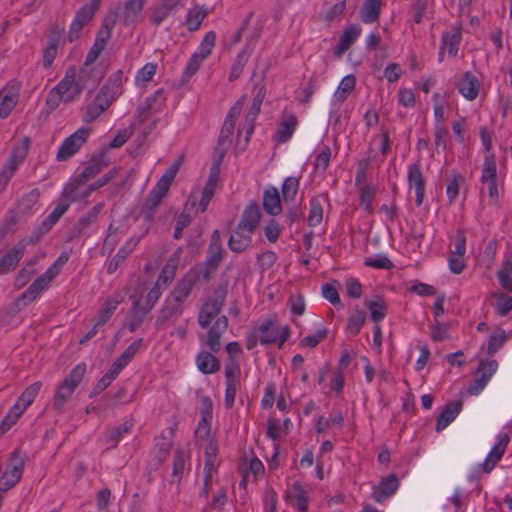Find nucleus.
<instances>
[{
    "instance_id": "f257e3e1",
    "label": "nucleus",
    "mask_w": 512,
    "mask_h": 512,
    "mask_svg": "<svg viewBox=\"0 0 512 512\" xmlns=\"http://www.w3.org/2000/svg\"><path fill=\"white\" fill-rule=\"evenodd\" d=\"M228 328V318L222 315L216 319L207 333V346L211 352L201 351L196 356V365L203 374L217 373L221 368L220 361L212 354L221 349L220 338Z\"/></svg>"
},
{
    "instance_id": "f03ea898",
    "label": "nucleus",
    "mask_w": 512,
    "mask_h": 512,
    "mask_svg": "<svg viewBox=\"0 0 512 512\" xmlns=\"http://www.w3.org/2000/svg\"><path fill=\"white\" fill-rule=\"evenodd\" d=\"M86 373V364L84 362L77 364L69 375L57 386L53 397V409L59 413L64 411L65 404L72 397L75 389L81 383Z\"/></svg>"
},
{
    "instance_id": "7ed1b4c3",
    "label": "nucleus",
    "mask_w": 512,
    "mask_h": 512,
    "mask_svg": "<svg viewBox=\"0 0 512 512\" xmlns=\"http://www.w3.org/2000/svg\"><path fill=\"white\" fill-rule=\"evenodd\" d=\"M227 294L228 284L222 283L214 289L213 296L202 303L197 316L201 328H208L212 320L219 315L225 304Z\"/></svg>"
},
{
    "instance_id": "20e7f679",
    "label": "nucleus",
    "mask_w": 512,
    "mask_h": 512,
    "mask_svg": "<svg viewBox=\"0 0 512 512\" xmlns=\"http://www.w3.org/2000/svg\"><path fill=\"white\" fill-rule=\"evenodd\" d=\"M245 100L246 96H241L240 99L231 107L228 114L226 115V118L220 131L216 148V152L220 155V160L223 159L224 155L226 154L228 148L232 143V136L234 134L235 123L237 117L242 112Z\"/></svg>"
},
{
    "instance_id": "39448f33",
    "label": "nucleus",
    "mask_w": 512,
    "mask_h": 512,
    "mask_svg": "<svg viewBox=\"0 0 512 512\" xmlns=\"http://www.w3.org/2000/svg\"><path fill=\"white\" fill-rule=\"evenodd\" d=\"M256 331L259 333L262 345L273 344L278 340V345L281 347L290 337V328L288 326L279 327L275 316L261 323Z\"/></svg>"
},
{
    "instance_id": "423d86ee",
    "label": "nucleus",
    "mask_w": 512,
    "mask_h": 512,
    "mask_svg": "<svg viewBox=\"0 0 512 512\" xmlns=\"http://www.w3.org/2000/svg\"><path fill=\"white\" fill-rule=\"evenodd\" d=\"M200 278V271L191 268L187 271L182 278H180L176 285L173 287L171 293L167 296L173 302H176L181 307L188 297L191 295L192 290Z\"/></svg>"
},
{
    "instance_id": "0eeeda50",
    "label": "nucleus",
    "mask_w": 512,
    "mask_h": 512,
    "mask_svg": "<svg viewBox=\"0 0 512 512\" xmlns=\"http://www.w3.org/2000/svg\"><path fill=\"white\" fill-rule=\"evenodd\" d=\"M223 259V246L221 243V235L218 230H214L211 235L210 244L208 247V256L205 260V268L200 272V276L208 281Z\"/></svg>"
},
{
    "instance_id": "6e6552de",
    "label": "nucleus",
    "mask_w": 512,
    "mask_h": 512,
    "mask_svg": "<svg viewBox=\"0 0 512 512\" xmlns=\"http://www.w3.org/2000/svg\"><path fill=\"white\" fill-rule=\"evenodd\" d=\"M240 366L234 357L228 358L225 364V379H226V390H225V407L230 409L233 407L237 390L240 386Z\"/></svg>"
},
{
    "instance_id": "1a4fd4ad",
    "label": "nucleus",
    "mask_w": 512,
    "mask_h": 512,
    "mask_svg": "<svg viewBox=\"0 0 512 512\" xmlns=\"http://www.w3.org/2000/svg\"><path fill=\"white\" fill-rule=\"evenodd\" d=\"M101 0H92L90 3L83 5L75 15L73 22L71 23L69 32H68V40L69 42H73L79 39L83 27L91 21L95 12L100 7Z\"/></svg>"
},
{
    "instance_id": "9d476101",
    "label": "nucleus",
    "mask_w": 512,
    "mask_h": 512,
    "mask_svg": "<svg viewBox=\"0 0 512 512\" xmlns=\"http://www.w3.org/2000/svg\"><path fill=\"white\" fill-rule=\"evenodd\" d=\"M90 131V128H80L67 137L59 147L56 159L62 162L72 157L86 142Z\"/></svg>"
},
{
    "instance_id": "9b49d317",
    "label": "nucleus",
    "mask_w": 512,
    "mask_h": 512,
    "mask_svg": "<svg viewBox=\"0 0 512 512\" xmlns=\"http://www.w3.org/2000/svg\"><path fill=\"white\" fill-rule=\"evenodd\" d=\"M178 170L179 163L171 165L149 192L146 199L159 205L163 197L167 194Z\"/></svg>"
},
{
    "instance_id": "f8f14e48",
    "label": "nucleus",
    "mask_w": 512,
    "mask_h": 512,
    "mask_svg": "<svg viewBox=\"0 0 512 512\" xmlns=\"http://www.w3.org/2000/svg\"><path fill=\"white\" fill-rule=\"evenodd\" d=\"M481 182L482 184L488 185L489 197L494 203H496L499 198L497 187V168L495 156L492 154L487 155L485 157L481 175Z\"/></svg>"
},
{
    "instance_id": "ddd939ff",
    "label": "nucleus",
    "mask_w": 512,
    "mask_h": 512,
    "mask_svg": "<svg viewBox=\"0 0 512 512\" xmlns=\"http://www.w3.org/2000/svg\"><path fill=\"white\" fill-rule=\"evenodd\" d=\"M55 87L64 95L65 103L74 101L82 93L76 79V68L68 67L64 78Z\"/></svg>"
},
{
    "instance_id": "4468645a",
    "label": "nucleus",
    "mask_w": 512,
    "mask_h": 512,
    "mask_svg": "<svg viewBox=\"0 0 512 512\" xmlns=\"http://www.w3.org/2000/svg\"><path fill=\"white\" fill-rule=\"evenodd\" d=\"M28 143V138H25L23 146H17L12 149L9 158L0 170V178L8 182L10 181L15 171L17 170L19 164L24 160V158L27 155Z\"/></svg>"
},
{
    "instance_id": "2eb2a0df",
    "label": "nucleus",
    "mask_w": 512,
    "mask_h": 512,
    "mask_svg": "<svg viewBox=\"0 0 512 512\" xmlns=\"http://www.w3.org/2000/svg\"><path fill=\"white\" fill-rule=\"evenodd\" d=\"M407 179L409 187L415 190V204L419 207L425 198V179L419 162L409 165Z\"/></svg>"
},
{
    "instance_id": "dca6fc26",
    "label": "nucleus",
    "mask_w": 512,
    "mask_h": 512,
    "mask_svg": "<svg viewBox=\"0 0 512 512\" xmlns=\"http://www.w3.org/2000/svg\"><path fill=\"white\" fill-rule=\"evenodd\" d=\"M132 307L126 316V326L130 332L136 331L144 322L151 309L141 304V299L131 296Z\"/></svg>"
},
{
    "instance_id": "f3484780",
    "label": "nucleus",
    "mask_w": 512,
    "mask_h": 512,
    "mask_svg": "<svg viewBox=\"0 0 512 512\" xmlns=\"http://www.w3.org/2000/svg\"><path fill=\"white\" fill-rule=\"evenodd\" d=\"M399 487V479L395 474L383 477L377 486H374L372 497L377 503H382L390 498Z\"/></svg>"
},
{
    "instance_id": "a211bd4d",
    "label": "nucleus",
    "mask_w": 512,
    "mask_h": 512,
    "mask_svg": "<svg viewBox=\"0 0 512 512\" xmlns=\"http://www.w3.org/2000/svg\"><path fill=\"white\" fill-rule=\"evenodd\" d=\"M182 1L183 0H161L151 9V23L155 26H159L165 19L178 10L182 5Z\"/></svg>"
},
{
    "instance_id": "6ab92c4d",
    "label": "nucleus",
    "mask_w": 512,
    "mask_h": 512,
    "mask_svg": "<svg viewBox=\"0 0 512 512\" xmlns=\"http://www.w3.org/2000/svg\"><path fill=\"white\" fill-rule=\"evenodd\" d=\"M19 86L7 85L0 91V118L6 119L17 105Z\"/></svg>"
},
{
    "instance_id": "aec40b11",
    "label": "nucleus",
    "mask_w": 512,
    "mask_h": 512,
    "mask_svg": "<svg viewBox=\"0 0 512 512\" xmlns=\"http://www.w3.org/2000/svg\"><path fill=\"white\" fill-rule=\"evenodd\" d=\"M106 151L102 150L99 155L94 156L83 168V170L76 176L78 182H88L95 178L105 167L109 165V162L105 159Z\"/></svg>"
},
{
    "instance_id": "412c9836",
    "label": "nucleus",
    "mask_w": 512,
    "mask_h": 512,
    "mask_svg": "<svg viewBox=\"0 0 512 512\" xmlns=\"http://www.w3.org/2000/svg\"><path fill=\"white\" fill-rule=\"evenodd\" d=\"M509 441L510 438L507 434L499 435L498 442L492 447L485 461L481 465L483 472L490 473L495 468L497 463L503 457Z\"/></svg>"
},
{
    "instance_id": "4be33fe9",
    "label": "nucleus",
    "mask_w": 512,
    "mask_h": 512,
    "mask_svg": "<svg viewBox=\"0 0 512 512\" xmlns=\"http://www.w3.org/2000/svg\"><path fill=\"white\" fill-rule=\"evenodd\" d=\"M114 102V100L107 98L101 92L95 96L94 100L87 106L83 115V121L91 123L104 113Z\"/></svg>"
},
{
    "instance_id": "5701e85b",
    "label": "nucleus",
    "mask_w": 512,
    "mask_h": 512,
    "mask_svg": "<svg viewBox=\"0 0 512 512\" xmlns=\"http://www.w3.org/2000/svg\"><path fill=\"white\" fill-rule=\"evenodd\" d=\"M184 312V307H181L176 302H173L168 297L165 299L159 315L155 321L156 329L164 328L165 324L175 318L180 317Z\"/></svg>"
},
{
    "instance_id": "b1692460",
    "label": "nucleus",
    "mask_w": 512,
    "mask_h": 512,
    "mask_svg": "<svg viewBox=\"0 0 512 512\" xmlns=\"http://www.w3.org/2000/svg\"><path fill=\"white\" fill-rule=\"evenodd\" d=\"M461 39L462 36L460 28H454L452 31L444 33L442 35L439 49V60L443 61V54L446 49L448 50L450 57H455L458 53Z\"/></svg>"
},
{
    "instance_id": "393cba45",
    "label": "nucleus",
    "mask_w": 512,
    "mask_h": 512,
    "mask_svg": "<svg viewBox=\"0 0 512 512\" xmlns=\"http://www.w3.org/2000/svg\"><path fill=\"white\" fill-rule=\"evenodd\" d=\"M101 78L100 73L92 67V64H87V62L84 63L79 71L76 70V79L81 91L93 89Z\"/></svg>"
},
{
    "instance_id": "a878e982",
    "label": "nucleus",
    "mask_w": 512,
    "mask_h": 512,
    "mask_svg": "<svg viewBox=\"0 0 512 512\" xmlns=\"http://www.w3.org/2000/svg\"><path fill=\"white\" fill-rule=\"evenodd\" d=\"M361 27L358 24H352L346 27L334 49V55L341 57L357 40L361 34Z\"/></svg>"
},
{
    "instance_id": "bb28decb",
    "label": "nucleus",
    "mask_w": 512,
    "mask_h": 512,
    "mask_svg": "<svg viewBox=\"0 0 512 512\" xmlns=\"http://www.w3.org/2000/svg\"><path fill=\"white\" fill-rule=\"evenodd\" d=\"M252 234V232H246L244 228L237 225L228 240L229 249L234 253L244 252L251 244Z\"/></svg>"
},
{
    "instance_id": "cd10ccee",
    "label": "nucleus",
    "mask_w": 512,
    "mask_h": 512,
    "mask_svg": "<svg viewBox=\"0 0 512 512\" xmlns=\"http://www.w3.org/2000/svg\"><path fill=\"white\" fill-rule=\"evenodd\" d=\"M457 88L461 95L467 100L472 101L478 96L480 83L477 77L468 71L464 73L463 77L459 80Z\"/></svg>"
},
{
    "instance_id": "c85d7f7f",
    "label": "nucleus",
    "mask_w": 512,
    "mask_h": 512,
    "mask_svg": "<svg viewBox=\"0 0 512 512\" xmlns=\"http://www.w3.org/2000/svg\"><path fill=\"white\" fill-rule=\"evenodd\" d=\"M462 407L463 403L461 400L446 404L437 418L436 431L441 432L444 430L458 416Z\"/></svg>"
},
{
    "instance_id": "c756f323",
    "label": "nucleus",
    "mask_w": 512,
    "mask_h": 512,
    "mask_svg": "<svg viewBox=\"0 0 512 512\" xmlns=\"http://www.w3.org/2000/svg\"><path fill=\"white\" fill-rule=\"evenodd\" d=\"M41 387L42 383L40 381H36L29 385L18 397L12 408L22 415L23 412L33 403L39 394Z\"/></svg>"
},
{
    "instance_id": "7c9ffc66",
    "label": "nucleus",
    "mask_w": 512,
    "mask_h": 512,
    "mask_svg": "<svg viewBox=\"0 0 512 512\" xmlns=\"http://www.w3.org/2000/svg\"><path fill=\"white\" fill-rule=\"evenodd\" d=\"M260 216L261 213L259 205L255 202H252L244 209L241 221L239 222L238 226H240V228H244L246 232L254 233L260 221Z\"/></svg>"
},
{
    "instance_id": "2f4dec72",
    "label": "nucleus",
    "mask_w": 512,
    "mask_h": 512,
    "mask_svg": "<svg viewBox=\"0 0 512 512\" xmlns=\"http://www.w3.org/2000/svg\"><path fill=\"white\" fill-rule=\"evenodd\" d=\"M25 252V246L23 243L17 244L11 249L6 255L0 258V274H7L12 272L19 261L23 257Z\"/></svg>"
},
{
    "instance_id": "473e14b6",
    "label": "nucleus",
    "mask_w": 512,
    "mask_h": 512,
    "mask_svg": "<svg viewBox=\"0 0 512 512\" xmlns=\"http://www.w3.org/2000/svg\"><path fill=\"white\" fill-rule=\"evenodd\" d=\"M123 72L117 70L114 72L102 86L99 92L107 98L116 100L122 94Z\"/></svg>"
},
{
    "instance_id": "72a5a7b5",
    "label": "nucleus",
    "mask_w": 512,
    "mask_h": 512,
    "mask_svg": "<svg viewBox=\"0 0 512 512\" xmlns=\"http://www.w3.org/2000/svg\"><path fill=\"white\" fill-rule=\"evenodd\" d=\"M208 14L209 10L204 5H195L188 9L185 17V26L187 30L190 32L197 31Z\"/></svg>"
},
{
    "instance_id": "f704fd0d",
    "label": "nucleus",
    "mask_w": 512,
    "mask_h": 512,
    "mask_svg": "<svg viewBox=\"0 0 512 512\" xmlns=\"http://www.w3.org/2000/svg\"><path fill=\"white\" fill-rule=\"evenodd\" d=\"M104 204L98 203L92 207L86 214L82 215L73 227L75 235H83L87 229L97 220L99 213L103 209Z\"/></svg>"
},
{
    "instance_id": "c9c22d12",
    "label": "nucleus",
    "mask_w": 512,
    "mask_h": 512,
    "mask_svg": "<svg viewBox=\"0 0 512 512\" xmlns=\"http://www.w3.org/2000/svg\"><path fill=\"white\" fill-rule=\"evenodd\" d=\"M297 125L298 119L294 114L284 115L276 131V140L279 143H286L292 137Z\"/></svg>"
},
{
    "instance_id": "e433bc0d",
    "label": "nucleus",
    "mask_w": 512,
    "mask_h": 512,
    "mask_svg": "<svg viewBox=\"0 0 512 512\" xmlns=\"http://www.w3.org/2000/svg\"><path fill=\"white\" fill-rule=\"evenodd\" d=\"M263 208L270 215H278L281 212V199L277 188L270 186L263 193Z\"/></svg>"
},
{
    "instance_id": "4c0bfd02",
    "label": "nucleus",
    "mask_w": 512,
    "mask_h": 512,
    "mask_svg": "<svg viewBox=\"0 0 512 512\" xmlns=\"http://www.w3.org/2000/svg\"><path fill=\"white\" fill-rule=\"evenodd\" d=\"M23 468H24V459L20 455V451L15 450L11 453V456L9 459V464L3 474H5L6 477H8V475H10L11 483L17 484L22 476Z\"/></svg>"
},
{
    "instance_id": "58836bf2",
    "label": "nucleus",
    "mask_w": 512,
    "mask_h": 512,
    "mask_svg": "<svg viewBox=\"0 0 512 512\" xmlns=\"http://www.w3.org/2000/svg\"><path fill=\"white\" fill-rule=\"evenodd\" d=\"M382 0H365L360 11L361 20L370 24L376 22L381 12Z\"/></svg>"
},
{
    "instance_id": "ea45409f",
    "label": "nucleus",
    "mask_w": 512,
    "mask_h": 512,
    "mask_svg": "<svg viewBox=\"0 0 512 512\" xmlns=\"http://www.w3.org/2000/svg\"><path fill=\"white\" fill-rule=\"evenodd\" d=\"M146 0H127L124 5L123 24L130 26L135 23L142 11Z\"/></svg>"
},
{
    "instance_id": "a19ab883",
    "label": "nucleus",
    "mask_w": 512,
    "mask_h": 512,
    "mask_svg": "<svg viewBox=\"0 0 512 512\" xmlns=\"http://www.w3.org/2000/svg\"><path fill=\"white\" fill-rule=\"evenodd\" d=\"M366 321V312L365 310L356 307L352 310L348 316L346 331L353 336L359 334L361 328L363 327Z\"/></svg>"
},
{
    "instance_id": "79ce46f5",
    "label": "nucleus",
    "mask_w": 512,
    "mask_h": 512,
    "mask_svg": "<svg viewBox=\"0 0 512 512\" xmlns=\"http://www.w3.org/2000/svg\"><path fill=\"white\" fill-rule=\"evenodd\" d=\"M120 304V300L113 297H108L103 305L101 306L97 320H96V327H103L111 318L113 313L116 311Z\"/></svg>"
},
{
    "instance_id": "37998d69",
    "label": "nucleus",
    "mask_w": 512,
    "mask_h": 512,
    "mask_svg": "<svg viewBox=\"0 0 512 512\" xmlns=\"http://www.w3.org/2000/svg\"><path fill=\"white\" fill-rule=\"evenodd\" d=\"M132 427L133 422L130 420H126L121 425L109 430L106 434V441L107 443L110 444V447L115 448L122 439L123 435L128 433Z\"/></svg>"
},
{
    "instance_id": "c03bdc74",
    "label": "nucleus",
    "mask_w": 512,
    "mask_h": 512,
    "mask_svg": "<svg viewBox=\"0 0 512 512\" xmlns=\"http://www.w3.org/2000/svg\"><path fill=\"white\" fill-rule=\"evenodd\" d=\"M366 307L370 311L371 319L375 323L382 321L387 314V304L382 298L376 300H369L365 302Z\"/></svg>"
},
{
    "instance_id": "a18cd8bd",
    "label": "nucleus",
    "mask_w": 512,
    "mask_h": 512,
    "mask_svg": "<svg viewBox=\"0 0 512 512\" xmlns=\"http://www.w3.org/2000/svg\"><path fill=\"white\" fill-rule=\"evenodd\" d=\"M50 280L44 274L38 276L34 282L23 292V298H27L28 301H33L36 297L44 291L50 284Z\"/></svg>"
},
{
    "instance_id": "49530a36",
    "label": "nucleus",
    "mask_w": 512,
    "mask_h": 512,
    "mask_svg": "<svg viewBox=\"0 0 512 512\" xmlns=\"http://www.w3.org/2000/svg\"><path fill=\"white\" fill-rule=\"evenodd\" d=\"M251 52L245 48L243 49L236 57L235 62L231 67V71L229 73V81L233 82L238 79L243 71L244 66L248 62Z\"/></svg>"
},
{
    "instance_id": "de8ad7c7",
    "label": "nucleus",
    "mask_w": 512,
    "mask_h": 512,
    "mask_svg": "<svg viewBox=\"0 0 512 512\" xmlns=\"http://www.w3.org/2000/svg\"><path fill=\"white\" fill-rule=\"evenodd\" d=\"M355 85H356V78L354 75L350 74V75L345 76L341 80V82L337 88V91L335 92L334 96H335L336 100L339 102H343L344 100H346L348 95L354 90Z\"/></svg>"
},
{
    "instance_id": "09e8293b",
    "label": "nucleus",
    "mask_w": 512,
    "mask_h": 512,
    "mask_svg": "<svg viewBox=\"0 0 512 512\" xmlns=\"http://www.w3.org/2000/svg\"><path fill=\"white\" fill-rule=\"evenodd\" d=\"M202 404L205 407V410L202 412L203 417H202V420L198 424V428L196 430V434L199 437H201V438H207L209 436V434H210V427H209V424L207 422L206 415H210L211 414L212 401L210 400L209 397H204L202 399Z\"/></svg>"
},
{
    "instance_id": "8fccbe9b",
    "label": "nucleus",
    "mask_w": 512,
    "mask_h": 512,
    "mask_svg": "<svg viewBox=\"0 0 512 512\" xmlns=\"http://www.w3.org/2000/svg\"><path fill=\"white\" fill-rule=\"evenodd\" d=\"M323 219V208L319 197L310 200V211L307 219L309 226L314 227L321 223Z\"/></svg>"
},
{
    "instance_id": "3c124183",
    "label": "nucleus",
    "mask_w": 512,
    "mask_h": 512,
    "mask_svg": "<svg viewBox=\"0 0 512 512\" xmlns=\"http://www.w3.org/2000/svg\"><path fill=\"white\" fill-rule=\"evenodd\" d=\"M506 341V332L498 328L493 334L490 335L488 340V354L492 355L498 352Z\"/></svg>"
},
{
    "instance_id": "603ef678",
    "label": "nucleus",
    "mask_w": 512,
    "mask_h": 512,
    "mask_svg": "<svg viewBox=\"0 0 512 512\" xmlns=\"http://www.w3.org/2000/svg\"><path fill=\"white\" fill-rule=\"evenodd\" d=\"M204 59L205 58L198 55L197 53H194L190 57L182 75V83L188 82L190 80V78L198 71Z\"/></svg>"
},
{
    "instance_id": "864d4df0",
    "label": "nucleus",
    "mask_w": 512,
    "mask_h": 512,
    "mask_svg": "<svg viewBox=\"0 0 512 512\" xmlns=\"http://www.w3.org/2000/svg\"><path fill=\"white\" fill-rule=\"evenodd\" d=\"M294 495L290 497L296 501V507L299 512H307L308 510V496L306 491L301 487L299 482H295L292 486Z\"/></svg>"
},
{
    "instance_id": "5fc2aeb1",
    "label": "nucleus",
    "mask_w": 512,
    "mask_h": 512,
    "mask_svg": "<svg viewBox=\"0 0 512 512\" xmlns=\"http://www.w3.org/2000/svg\"><path fill=\"white\" fill-rule=\"evenodd\" d=\"M185 458L186 453L182 448H178L174 453L173 458V471H172V477L177 479V482H180L184 467H185Z\"/></svg>"
},
{
    "instance_id": "6e6d98bb",
    "label": "nucleus",
    "mask_w": 512,
    "mask_h": 512,
    "mask_svg": "<svg viewBox=\"0 0 512 512\" xmlns=\"http://www.w3.org/2000/svg\"><path fill=\"white\" fill-rule=\"evenodd\" d=\"M215 42H216L215 32L209 31L208 33L205 34L202 42L200 43V45L195 53H197L198 55H200L206 59L211 54L212 49L215 46Z\"/></svg>"
},
{
    "instance_id": "4d7b16f0",
    "label": "nucleus",
    "mask_w": 512,
    "mask_h": 512,
    "mask_svg": "<svg viewBox=\"0 0 512 512\" xmlns=\"http://www.w3.org/2000/svg\"><path fill=\"white\" fill-rule=\"evenodd\" d=\"M299 188V181L295 177H288L282 185V196L284 201H293Z\"/></svg>"
},
{
    "instance_id": "13d9d810",
    "label": "nucleus",
    "mask_w": 512,
    "mask_h": 512,
    "mask_svg": "<svg viewBox=\"0 0 512 512\" xmlns=\"http://www.w3.org/2000/svg\"><path fill=\"white\" fill-rule=\"evenodd\" d=\"M256 90H257V92L253 98L251 107L248 111V114L251 115V118L258 117V115L261 111V106H262L263 100L266 95V88L264 85H257Z\"/></svg>"
},
{
    "instance_id": "bf43d9fd",
    "label": "nucleus",
    "mask_w": 512,
    "mask_h": 512,
    "mask_svg": "<svg viewBox=\"0 0 512 512\" xmlns=\"http://www.w3.org/2000/svg\"><path fill=\"white\" fill-rule=\"evenodd\" d=\"M196 204V199L190 196L185 204L184 211L177 218V226L186 228L191 223L193 216L189 214V210L195 208Z\"/></svg>"
},
{
    "instance_id": "052dcab7",
    "label": "nucleus",
    "mask_w": 512,
    "mask_h": 512,
    "mask_svg": "<svg viewBox=\"0 0 512 512\" xmlns=\"http://www.w3.org/2000/svg\"><path fill=\"white\" fill-rule=\"evenodd\" d=\"M115 23L116 17L106 18L97 32L95 40H100L103 44L107 45L108 40L111 38V32Z\"/></svg>"
},
{
    "instance_id": "680f3d73",
    "label": "nucleus",
    "mask_w": 512,
    "mask_h": 512,
    "mask_svg": "<svg viewBox=\"0 0 512 512\" xmlns=\"http://www.w3.org/2000/svg\"><path fill=\"white\" fill-rule=\"evenodd\" d=\"M143 339L139 338L135 340L132 344H130L125 351L116 359L118 362L122 363L124 367L128 365V363L133 359L136 353L139 351L142 345Z\"/></svg>"
},
{
    "instance_id": "e2e57ef3",
    "label": "nucleus",
    "mask_w": 512,
    "mask_h": 512,
    "mask_svg": "<svg viewBox=\"0 0 512 512\" xmlns=\"http://www.w3.org/2000/svg\"><path fill=\"white\" fill-rule=\"evenodd\" d=\"M72 187H73L72 185H65V187L61 193V197L63 199H66L69 202V204L89 197L90 194L94 191V190H91V184H90L88 187L81 190L80 196H73L74 188H72Z\"/></svg>"
},
{
    "instance_id": "0e129e2a",
    "label": "nucleus",
    "mask_w": 512,
    "mask_h": 512,
    "mask_svg": "<svg viewBox=\"0 0 512 512\" xmlns=\"http://www.w3.org/2000/svg\"><path fill=\"white\" fill-rule=\"evenodd\" d=\"M364 265L367 267H372L376 269H385L390 270L394 267L393 263L390 261V259L382 254H379L376 256V258H367L364 261Z\"/></svg>"
},
{
    "instance_id": "69168bd1",
    "label": "nucleus",
    "mask_w": 512,
    "mask_h": 512,
    "mask_svg": "<svg viewBox=\"0 0 512 512\" xmlns=\"http://www.w3.org/2000/svg\"><path fill=\"white\" fill-rule=\"evenodd\" d=\"M448 136V130L444 124H436L434 131V144L436 151L446 150V138Z\"/></svg>"
},
{
    "instance_id": "338daca9",
    "label": "nucleus",
    "mask_w": 512,
    "mask_h": 512,
    "mask_svg": "<svg viewBox=\"0 0 512 512\" xmlns=\"http://www.w3.org/2000/svg\"><path fill=\"white\" fill-rule=\"evenodd\" d=\"M176 265L167 263L158 275L156 283L162 287L168 286V284L174 279L176 275Z\"/></svg>"
},
{
    "instance_id": "774afa93",
    "label": "nucleus",
    "mask_w": 512,
    "mask_h": 512,
    "mask_svg": "<svg viewBox=\"0 0 512 512\" xmlns=\"http://www.w3.org/2000/svg\"><path fill=\"white\" fill-rule=\"evenodd\" d=\"M132 133L133 131L130 129L120 130L117 133V135L113 138V140L109 143V145L103 148L102 150H105L107 152L109 149L120 148L129 140V138L132 136Z\"/></svg>"
}]
</instances>
